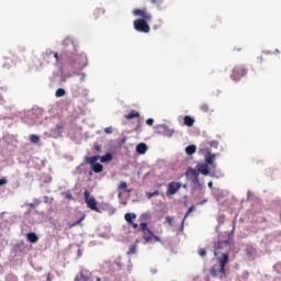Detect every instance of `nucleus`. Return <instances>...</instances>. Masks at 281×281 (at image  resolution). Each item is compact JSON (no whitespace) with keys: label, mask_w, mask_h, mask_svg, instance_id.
<instances>
[{"label":"nucleus","mask_w":281,"mask_h":281,"mask_svg":"<svg viewBox=\"0 0 281 281\" xmlns=\"http://www.w3.org/2000/svg\"><path fill=\"white\" fill-rule=\"evenodd\" d=\"M232 251V244L229 243V238L217 241L214 246V256L217 257V263L210 268V273L212 278L216 280H225L227 274L225 273V267L229 262V252Z\"/></svg>","instance_id":"1"},{"label":"nucleus","mask_w":281,"mask_h":281,"mask_svg":"<svg viewBox=\"0 0 281 281\" xmlns=\"http://www.w3.org/2000/svg\"><path fill=\"white\" fill-rule=\"evenodd\" d=\"M139 232H142L143 240H145V243H161V238H159V236L155 235V233L148 228V223H140Z\"/></svg>","instance_id":"2"},{"label":"nucleus","mask_w":281,"mask_h":281,"mask_svg":"<svg viewBox=\"0 0 281 281\" xmlns=\"http://www.w3.org/2000/svg\"><path fill=\"white\" fill-rule=\"evenodd\" d=\"M247 71L248 69L245 65L235 66L232 70L231 78L235 82H238L240 78H245V76H247Z\"/></svg>","instance_id":"3"},{"label":"nucleus","mask_w":281,"mask_h":281,"mask_svg":"<svg viewBox=\"0 0 281 281\" xmlns=\"http://www.w3.org/2000/svg\"><path fill=\"white\" fill-rule=\"evenodd\" d=\"M83 199L89 210H92V212H100V209L98 207V201L88 190L83 192Z\"/></svg>","instance_id":"4"},{"label":"nucleus","mask_w":281,"mask_h":281,"mask_svg":"<svg viewBox=\"0 0 281 281\" xmlns=\"http://www.w3.org/2000/svg\"><path fill=\"white\" fill-rule=\"evenodd\" d=\"M148 20H135L134 30H136V32H142L143 34H148V32H150V25H148Z\"/></svg>","instance_id":"5"},{"label":"nucleus","mask_w":281,"mask_h":281,"mask_svg":"<svg viewBox=\"0 0 281 281\" xmlns=\"http://www.w3.org/2000/svg\"><path fill=\"white\" fill-rule=\"evenodd\" d=\"M134 16H140L143 21H153V15L146 9H134Z\"/></svg>","instance_id":"6"},{"label":"nucleus","mask_w":281,"mask_h":281,"mask_svg":"<svg viewBox=\"0 0 281 281\" xmlns=\"http://www.w3.org/2000/svg\"><path fill=\"white\" fill-rule=\"evenodd\" d=\"M179 190H181V182H169L167 186V196H173Z\"/></svg>","instance_id":"7"},{"label":"nucleus","mask_w":281,"mask_h":281,"mask_svg":"<svg viewBox=\"0 0 281 281\" xmlns=\"http://www.w3.org/2000/svg\"><path fill=\"white\" fill-rule=\"evenodd\" d=\"M198 172L207 177L210 175V166L207 164H201L198 166Z\"/></svg>","instance_id":"8"},{"label":"nucleus","mask_w":281,"mask_h":281,"mask_svg":"<svg viewBox=\"0 0 281 281\" xmlns=\"http://www.w3.org/2000/svg\"><path fill=\"white\" fill-rule=\"evenodd\" d=\"M146 150H148L146 143H139L136 146V153H138V155H146Z\"/></svg>","instance_id":"9"},{"label":"nucleus","mask_w":281,"mask_h":281,"mask_svg":"<svg viewBox=\"0 0 281 281\" xmlns=\"http://www.w3.org/2000/svg\"><path fill=\"white\" fill-rule=\"evenodd\" d=\"M124 218H125L126 223H128V225H133V220L137 218V215L135 213H126L124 215Z\"/></svg>","instance_id":"10"},{"label":"nucleus","mask_w":281,"mask_h":281,"mask_svg":"<svg viewBox=\"0 0 281 281\" xmlns=\"http://www.w3.org/2000/svg\"><path fill=\"white\" fill-rule=\"evenodd\" d=\"M183 124L184 126H194V119H192L190 115H186L183 117Z\"/></svg>","instance_id":"11"},{"label":"nucleus","mask_w":281,"mask_h":281,"mask_svg":"<svg viewBox=\"0 0 281 281\" xmlns=\"http://www.w3.org/2000/svg\"><path fill=\"white\" fill-rule=\"evenodd\" d=\"M101 164H106L108 161H112L113 160V155L111 154H105L101 157H99Z\"/></svg>","instance_id":"12"},{"label":"nucleus","mask_w":281,"mask_h":281,"mask_svg":"<svg viewBox=\"0 0 281 281\" xmlns=\"http://www.w3.org/2000/svg\"><path fill=\"white\" fill-rule=\"evenodd\" d=\"M85 159L86 164H90V166H93L100 159V156L86 157Z\"/></svg>","instance_id":"13"},{"label":"nucleus","mask_w":281,"mask_h":281,"mask_svg":"<svg viewBox=\"0 0 281 281\" xmlns=\"http://www.w3.org/2000/svg\"><path fill=\"white\" fill-rule=\"evenodd\" d=\"M53 56H54V52L53 50H46L43 54V60H45L46 63H49V60H52Z\"/></svg>","instance_id":"14"},{"label":"nucleus","mask_w":281,"mask_h":281,"mask_svg":"<svg viewBox=\"0 0 281 281\" xmlns=\"http://www.w3.org/2000/svg\"><path fill=\"white\" fill-rule=\"evenodd\" d=\"M26 239L29 243H38V236H36L35 233H29Z\"/></svg>","instance_id":"15"},{"label":"nucleus","mask_w":281,"mask_h":281,"mask_svg":"<svg viewBox=\"0 0 281 281\" xmlns=\"http://www.w3.org/2000/svg\"><path fill=\"white\" fill-rule=\"evenodd\" d=\"M134 117H139V112L132 110L127 115H125V120H134Z\"/></svg>","instance_id":"16"},{"label":"nucleus","mask_w":281,"mask_h":281,"mask_svg":"<svg viewBox=\"0 0 281 281\" xmlns=\"http://www.w3.org/2000/svg\"><path fill=\"white\" fill-rule=\"evenodd\" d=\"M92 170L93 172L100 173L102 172V170H104V166H102V164L97 162L92 165Z\"/></svg>","instance_id":"17"},{"label":"nucleus","mask_w":281,"mask_h":281,"mask_svg":"<svg viewBox=\"0 0 281 281\" xmlns=\"http://www.w3.org/2000/svg\"><path fill=\"white\" fill-rule=\"evenodd\" d=\"M214 159H216V155L214 154H207L205 156V161L206 164H209L210 166H212V164H214Z\"/></svg>","instance_id":"18"},{"label":"nucleus","mask_w":281,"mask_h":281,"mask_svg":"<svg viewBox=\"0 0 281 281\" xmlns=\"http://www.w3.org/2000/svg\"><path fill=\"white\" fill-rule=\"evenodd\" d=\"M187 155H194L196 153V146L195 145H189L186 147Z\"/></svg>","instance_id":"19"},{"label":"nucleus","mask_w":281,"mask_h":281,"mask_svg":"<svg viewBox=\"0 0 281 281\" xmlns=\"http://www.w3.org/2000/svg\"><path fill=\"white\" fill-rule=\"evenodd\" d=\"M86 218V215H82L81 218L77 220L75 223L69 224V229H74V227H76L77 225H80V223H82Z\"/></svg>","instance_id":"20"},{"label":"nucleus","mask_w":281,"mask_h":281,"mask_svg":"<svg viewBox=\"0 0 281 281\" xmlns=\"http://www.w3.org/2000/svg\"><path fill=\"white\" fill-rule=\"evenodd\" d=\"M30 139H31L32 144H38V142H41V137L36 136V134H32L30 136Z\"/></svg>","instance_id":"21"},{"label":"nucleus","mask_w":281,"mask_h":281,"mask_svg":"<svg viewBox=\"0 0 281 281\" xmlns=\"http://www.w3.org/2000/svg\"><path fill=\"white\" fill-rule=\"evenodd\" d=\"M56 98H63L65 95V89L58 88L55 92Z\"/></svg>","instance_id":"22"},{"label":"nucleus","mask_w":281,"mask_h":281,"mask_svg":"<svg viewBox=\"0 0 281 281\" xmlns=\"http://www.w3.org/2000/svg\"><path fill=\"white\" fill-rule=\"evenodd\" d=\"M200 109L203 113H207L210 111V105L207 103H203L200 105Z\"/></svg>","instance_id":"23"},{"label":"nucleus","mask_w":281,"mask_h":281,"mask_svg":"<svg viewBox=\"0 0 281 281\" xmlns=\"http://www.w3.org/2000/svg\"><path fill=\"white\" fill-rule=\"evenodd\" d=\"M153 196H159V191L156 190L147 193V199H153Z\"/></svg>","instance_id":"24"},{"label":"nucleus","mask_w":281,"mask_h":281,"mask_svg":"<svg viewBox=\"0 0 281 281\" xmlns=\"http://www.w3.org/2000/svg\"><path fill=\"white\" fill-rule=\"evenodd\" d=\"M134 133H142V121H138L136 127L134 128Z\"/></svg>","instance_id":"25"},{"label":"nucleus","mask_w":281,"mask_h":281,"mask_svg":"<svg viewBox=\"0 0 281 281\" xmlns=\"http://www.w3.org/2000/svg\"><path fill=\"white\" fill-rule=\"evenodd\" d=\"M126 188H127V184H126L125 181L120 182V184L117 186V190H119V191H120V190H126Z\"/></svg>","instance_id":"26"},{"label":"nucleus","mask_w":281,"mask_h":281,"mask_svg":"<svg viewBox=\"0 0 281 281\" xmlns=\"http://www.w3.org/2000/svg\"><path fill=\"white\" fill-rule=\"evenodd\" d=\"M137 251V246L136 245H133L130 247L127 254L131 256V254H135Z\"/></svg>","instance_id":"27"},{"label":"nucleus","mask_w":281,"mask_h":281,"mask_svg":"<svg viewBox=\"0 0 281 281\" xmlns=\"http://www.w3.org/2000/svg\"><path fill=\"white\" fill-rule=\"evenodd\" d=\"M199 256H201V258H205V256H207V251L205 250V248L199 250Z\"/></svg>","instance_id":"28"},{"label":"nucleus","mask_w":281,"mask_h":281,"mask_svg":"<svg viewBox=\"0 0 281 281\" xmlns=\"http://www.w3.org/2000/svg\"><path fill=\"white\" fill-rule=\"evenodd\" d=\"M100 14H104V9L100 8L94 11V16H100Z\"/></svg>","instance_id":"29"},{"label":"nucleus","mask_w":281,"mask_h":281,"mask_svg":"<svg viewBox=\"0 0 281 281\" xmlns=\"http://www.w3.org/2000/svg\"><path fill=\"white\" fill-rule=\"evenodd\" d=\"M146 124H147V126H153L155 124V120L154 119H147Z\"/></svg>","instance_id":"30"},{"label":"nucleus","mask_w":281,"mask_h":281,"mask_svg":"<svg viewBox=\"0 0 281 281\" xmlns=\"http://www.w3.org/2000/svg\"><path fill=\"white\" fill-rule=\"evenodd\" d=\"M192 212H194V206H191V207L187 211V213H186V215H184V218H186L187 216H190V214H192Z\"/></svg>","instance_id":"31"},{"label":"nucleus","mask_w":281,"mask_h":281,"mask_svg":"<svg viewBox=\"0 0 281 281\" xmlns=\"http://www.w3.org/2000/svg\"><path fill=\"white\" fill-rule=\"evenodd\" d=\"M104 133H106L108 135H111V133H113V127H105Z\"/></svg>","instance_id":"32"},{"label":"nucleus","mask_w":281,"mask_h":281,"mask_svg":"<svg viewBox=\"0 0 281 281\" xmlns=\"http://www.w3.org/2000/svg\"><path fill=\"white\" fill-rule=\"evenodd\" d=\"M53 58H55L56 63H60V58L58 57V53L53 52Z\"/></svg>","instance_id":"33"},{"label":"nucleus","mask_w":281,"mask_h":281,"mask_svg":"<svg viewBox=\"0 0 281 281\" xmlns=\"http://www.w3.org/2000/svg\"><path fill=\"white\" fill-rule=\"evenodd\" d=\"M154 5H159L161 0H149Z\"/></svg>","instance_id":"34"},{"label":"nucleus","mask_w":281,"mask_h":281,"mask_svg":"<svg viewBox=\"0 0 281 281\" xmlns=\"http://www.w3.org/2000/svg\"><path fill=\"white\" fill-rule=\"evenodd\" d=\"M5 183H8V179L5 178L0 179V187L5 186Z\"/></svg>","instance_id":"35"},{"label":"nucleus","mask_w":281,"mask_h":281,"mask_svg":"<svg viewBox=\"0 0 281 281\" xmlns=\"http://www.w3.org/2000/svg\"><path fill=\"white\" fill-rule=\"evenodd\" d=\"M166 221H167L168 225H172V217L167 216V217H166Z\"/></svg>","instance_id":"36"},{"label":"nucleus","mask_w":281,"mask_h":281,"mask_svg":"<svg viewBox=\"0 0 281 281\" xmlns=\"http://www.w3.org/2000/svg\"><path fill=\"white\" fill-rule=\"evenodd\" d=\"M66 199H68L69 201H72L74 200V195H71V193H67L66 194Z\"/></svg>","instance_id":"37"},{"label":"nucleus","mask_w":281,"mask_h":281,"mask_svg":"<svg viewBox=\"0 0 281 281\" xmlns=\"http://www.w3.org/2000/svg\"><path fill=\"white\" fill-rule=\"evenodd\" d=\"M130 225H132L133 229H138L139 228V225L137 223L133 222V224H130Z\"/></svg>","instance_id":"38"},{"label":"nucleus","mask_w":281,"mask_h":281,"mask_svg":"<svg viewBox=\"0 0 281 281\" xmlns=\"http://www.w3.org/2000/svg\"><path fill=\"white\" fill-rule=\"evenodd\" d=\"M189 172H191V173L193 175V177H195V179H196V177H198V175H196V170H194V169H190V170H189Z\"/></svg>","instance_id":"39"},{"label":"nucleus","mask_w":281,"mask_h":281,"mask_svg":"<svg viewBox=\"0 0 281 281\" xmlns=\"http://www.w3.org/2000/svg\"><path fill=\"white\" fill-rule=\"evenodd\" d=\"M207 186H209V188H213L214 183H213L212 181H210V182L207 183Z\"/></svg>","instance_id":"40"},{"label":"nucleus","mask_w":281,"mask_h":281,"mask_svg":"<svg viewBox=\"0 0 281 281\" xmlns=\"http://www.w3.org/2000/svg\"><path fill=\"white\" fill-rule=\"evenodd\" d=\"M100 148H101L100 145L95 146V150H98V153H100Z\"/></svg>","instance_id":"41"},{"label":"nucleus","mask_w":281,"mask_h":281,"mask_svg":"<svg viewBox=\"0 0 281 281\" xmlns=\"http://www.w3.org/2000/svg\"><path fill=\"white\" fill-rule=\"evenodd\" d=\"M56 135L60 136L63 135V132H54Z\"/></svg>","instance_id":"42"},{"label":"nucleus","mask_w":281,"mask_h":281,"mask_svg":"<svg viewBox=\"0 0 281 281\" xmlns=\"http://www.w3.org/2000/svg\"><path fill=\"white\" fill-rule=\"evenodd\" d=\"M30 207H36V204L31 203V204H30Z\"/></svg>","instance_id":"43"},{"label":"nucleus","mask_w":281,"mask_h":281,"mask_svg":"<svg viewBox=\"0 0 281 281\" xmlns=\"http://www.w3.org/2000/svg\"><path fill=\"white\" fill-rule=\"evenodd\" d=\"M47 281H52V279H49V274H48V277H47Z\"/></svg>","instance_id":"44"},{"label":"nucleus","mask_w":281,"mask_h":281,"mask_svg":"<svg viewBox=\"0 0 281 281\" xmlns=\"http://www.w3.org/2000/svg\"><path fill=\"white\" fill-rule=\"evenodd\" d=\"M97 281H102V279H100V278H97Z\"/></svg>","instance_id":"45"},{"label":"nucleus","mask_w":281,"mask_h":281,"mask_svg":"<svg viewBox=\"0 0 281 281\" xmlns=\"http://www.w3.org/2000/svg\"><path fill=\"white\" fill-rule=\"evenodd\" d=\"M183 223H186V218H183V221H182V225H183Z\"/></svg>","instance_id":"46"},{"label":"nucleus","mask_w":281,"mask_h":281,"mask_svg":"<svg viewBox=\"0 0 281 281\" xmlns=\"http://www.w3.org/2000/svg\"><path fill=\"white\" fill-rule=\"evenodd\" d=\"M260 58V63H262V57H259Z\"/></svg>","instance_id":"47"},{"label":"nucleus","mask_w":281,"mask_h":281,"mask_svg":"<svg viewBox=\"0 0 281 281\" xmlns=\"http://www.w3.org/2000/svg\"><path fill=\"white\" fill-rule=\"evenodd\" d=\"M14 279V281H16V279L14 277H12Z\"/></svg>","instance_id":"48"}]
</instances>
